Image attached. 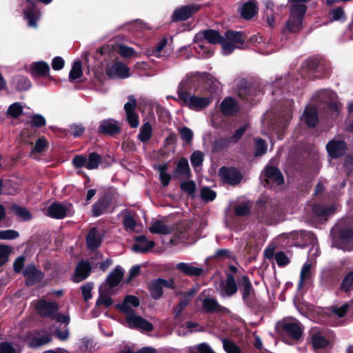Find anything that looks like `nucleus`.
<instances>
[{"label": "nucleus", "mask_w": 353, "mask_h": 353, "mask_svg": "<svg viewBox=\"0 0 353 353\" xmlns=\"http://www.w3.org/2000/svg\"><path fill=\"white\" fill-rule=\"evenodd\" d=\"M81 63L79 61H76L69 74V80L72 82L80 78L82 75Z\"/></svg>", "instance_id": "nucleus-52"}, {"label": "nucleus", "mask_w": 353, "mask_h": 353, "mask_svg": "<svg viewBox=\"0 0 353 353\" xmlns=\"http://www.w3.org/2000/svg\"><path fill=\"white\" fill-rule=\"evenodd\" d=\"M34 0H26V8L23 10L24 18L28 26L30 28H37V22L40 18L41 13L33 3Z\"/></svg>", "instance_id": "nucleus-17"}, {"label": "nucleus", "mask_w": 353, "mask_h": 353, "mask_svg": "<svg viewBox=\"0 0 353 353\" xmlns=\"http://www.w3.org/2000/svg\"><path fill=\"white\" fill-rule=\"evenodd\" d=\"M341 271L338 268H330L323 271L320 276L321 285L328 290L337 289L339 291Z\"/></svg>", "instance_id": "nucleus-9"}, {"label": "nucleus", "mask_w": 353, "mask_h": 353, "mask_svg": "<svg viewBox=\"0 0 353 353\" xmlns=\"http://www.w3.org/2000/svg\"><path fill=\"white\" fill-rule=\"evenodd\" d=\"M172 230L171 226L165 224L161 221H154L149 228V231L151 233L157 234H168L171 233Z\"/></svg>", "instance_id": "nucleus-37"}, {"label": "nucleus", "mask_w": 353, "mask_h": 353, "mask_svg": "<svg viewBox=\"0 0 353 353\" xmlns=\"http://www.w3.org/2000/svg\"><path fill=\"white\" fill-rule=\"evenodd\" d=\"M23 107L19 103H14L8 109V114L13 118H17L22 114Z\"/></svg>", "instance_id": "nucleus-61"}, {"label": "nucleus", "mask_w": 353, "mask_h": 353, "mask_svg": "<svg viewBox=\"0 0 353 353\" xmlns=\"http://www.w3.org/2000/svg\"><path fill=\"white\" fill-rule=\"evenodd\" d=\"M295 11H290L289 19L286 21V29L291 33L299 32L303 28V19L307 12V6H296Z\"/></svg>", "instance_id": "nucleus-10"}, {"label": "nucleus", "mask_w": 353, "mask_h": 353, "mask_svg": "<svg viewBox=\"0 0 353 353\" xmlns=\"http://www.w3.org/2000/svg\"><path fill=\"white\" fill-rule=\"evenodd\" d=\"M312 341L314 350L323 349L329 345V341L319 332L312 334Z\"/></svg>", "instance_id": "nucleus-45"}, {"label": "nucleus", "mask_w": 353, "mask_h": 353, "mask_svg": "<svg viewBox=\"0 0 353 353\" xmlns=\"http://www.w3.org/2000/svg\"><path fill=\"white\" fill-rule=\"evenodd\" d=\"M108 292H106L104 290V288L103 285H101L99 288V297L97 299V305H103L106 307H109L112 304V300L110 297Z\"/></svg>", "instance_id": "nucleus-49"}, {"label": "nucleus", "mask_w": 353, "mask_h": 353, "mask_svg": "<svg viewBox=\"0 0 353 353\" xmlns=\"http://www.w3.org/2000/svg\"><path fill=\"white\" fill-rule=\"evenodd\" d=\"M37 313L43 317H50L58 322L68 325L70 323V317L67 314H58V304L55 301H47L41 299L35 304Z\"/></svg>", "instance_id": "nucleus-5"}, {"label": "nucleus", "mask_w": 353, "mask_h": 353, "mask_svg": "<svg viewBox=\"0 0 353 353\" xmlns=\"http://www.w3.org/2000/svg\"><path fill=\"white\" fill-rule=\"evenodd\" d=\"M28 340L30 347H38L50 342L52 336L46 330H42L31 333Z\"/></svg>", "instance_id": "nucleus-19"}, {"label": "nucleus", "mask_w": 353, "mask_h": 353, "mask_svg": "<svg viewBox=\"0 0 353 353\" xmlns=\"http://www.w3.org/2000/svg\"><path fill=\"white\" fill-rule=\"evenodd\" d=\"M102 236L96 228L90 230L86 236V244L90 250H94L100 246Z\"/></svg>", "instance_id": "nucleus-32"}, {"label": "nucleus", "mask_w": 353, "mask_h": 353, "mask_svg": "<svg viewBox=\"0 0 353 353\" xmlns=\"http://www.w3.org/2000/svg\"><path fill=\"white\" fill-rule=\"evenodd\" d=\"M204 155L201 151H194L190 157V162L194 170L200 167L203 164Z\"/></svg>", "instance_id": "nucleus-56"}, {"label": "nucleus", "mask_w": 353, "mask_h": 353, "mask_svg": "<svg viewBox=\"0 0 353 353\" xmlns=\"http://www.w3.org/2000/svg\"><path fill=\"white\" fill-rule=\"evenodd\" d=\"M228 215L233 217L241 216L243 215V205L241 203H236L232 202L228 209Z\"/></svg>", "instance_id": "nucleus-54"}, {"label": "nucleus", "mask_w": 353, "mask_h": 353, "mask_svg": "<svg viewBox=\"0 0 353 353\" xmlns=\"http://www.w3.org/2000/svg\"><path fill=\"white\" fill-rule=\"evenodd\" d=\"M336 236L341 243L347 244L353 241V228L348 226L339 227Z\"/></svg>", "instance_id": "nucleus-34"}, {"label": "nucleus", "mask_w": 353, "mask_h": 353, "mask_svg": "<svg viewBox=\"0 0 353 353\" xmlns=\"http://www.w3.org/2000/svg\"><path fill=\"white\" fill-rule=\"evenodd\" d=\"M339 291L348 295L353 292V270L342 275Z\"/></svg>", "instance_id": "nucleus-31"}, {"label": "nucleus", "mask_w": 353, "mask_h": 353, "mask_svg": "<svg viewBox=\"0 0 353 353\" xmlns=\"http://www.w3.org/2000/svg\"><path fill=\"white\" fill-rule=\"evenodd\" d=\"M260 180L263 185L268 188H271L274 185H282L285 182L281 170L270 164L266 165L261 172Z\"/></svg>", "instance_id": "nucleus-7"}, {"label": "nucleus", "mask_w": 353, "mask_h": 353, "mask_svg": "<svg viewBox=\"0 0 353 353\" xmlns=\"http://www.w3.org/2000/svg\"><path fill=\"white\" fill-rule=\"evenodd\" d=\"M157 170L159 172V178L163 186H167L171 179V176L167 173L168 164L164 163L157 166Z\"/></svg>", "instance_id": "nucleus-48"}, {"label": "nucleus", "mask_w": 353, "mask_h": 353, "mask_svg": "<svg viewBox=\"0 0 353 353\" xmlns=\"http://www.w3.org/2000/svg\"><path fill=\"white\" fill-rule=\"evenodd\" d=\"M135 243L132 245V250L135 252L145 253L152 250L155 243L153 241H149L143 236H139L135 238Z\"/></svg>", "instance_id": "nucleus-25"}, {"label": "nucleus", "mask_w": 353, "mask_h": 353, "mask_svg": "<svg viewBox=\"0 0 353 353\" xmlns=\"http://www.w3.org/2000/svg\"><path fill=\"white\" fill-rule=\"evenodd\" d=\"M312 212L316 217H327L334 212V208L332 206L326 207L323 205L314 204L312 207Z\"/></svg>", "instance_id": "nucleus-42"}, {"label": "nucleus", "mask_w": 353, "mask_h": 353, "mask_svg": "<svg viewBox=\"0 0 353 353\" xmlns=\"http://www.w3.org/2000/svg\"><path fill=\"white\" fill-rule=\"evenodd\" d=\"M304 66L316 79L327 77L330 73V63L323 57H312L304 62Z\"/></svg>", "instance_id": "nucleus-6"}, {"label": "nucleus", "mask_w": 353, "mask_h": 353, "mask_svg": "<svg viewBox=\"0 0 353 353\" xmlns=\"http://www.w3.org/2000/svg\"><path fill=\"white\" fill-rule=\"evenodd\" d=\"M218 290L223 296H231L237 292V285L232 275L228 274L227 279L220 283Z\"/></svg>", "instance_id": "nucleus-22"}, {"label": "nucleus", "mask_w": 353, "mask_h": 353, "mask_svg": "<svg viewBox=\"0 0 353 353\" xmlns=\"http://www.w3.org/2000/svg\"><path fill=\"white\" fill-rule=\"evenodd\" d=\"M275 328L281 336H287L294 341H299L303 335L300 323L296 321H280L276 323Z\"/></svg>", "instance_id": "nucleus-8"}, {"label": "nucleus", "mask_w": 353, "mask_h": 353, "mask_svg": "<svg viewBox=\"0 0 353 353\" xmlns=\"http://www.w3.org/2000/svg\"><path fill=\"white\" fill-rule=\"evenodd\" d=\"M259 13L256 0H249L244 2V20H250Z\"/></svg>", "instance_id": "nucleus-35"}, {"label": "nucleus", "mask_w": 353, "mask_h": 353, "mask_svg": "<svg viewBox=\"0 0 353 353\" xmlns=\"http://www.w3.org/2000/svg\"><path fill=\"white\" fill-rule=\"evenodd\" d=\"M274 259L279 267H285L290 262L289 258L282 251L276 252Z\"/></svg>", "instance_id": "nucleus-63"}, {"label": "nucleus", "mask_w": 353, "mask_h": 353, "mask_svg": "<svg viewBox=\"0 0 353 353\" xmlns=\"http://www.w3.org/2000/svg\"><path fill=\"white\" fill-rule=\"evenodd\" d=\"M11 210L19 219L22 221H28L32 217L30 212L23 207H21L17 205H12L11 206Z\"/></svg>", "instance_id": "nucleus-46"}, {"label": "nucleus", "mask_w": 353, "mask_h": 353, "mask_svg": "<svg viewBox=\"0 0 353 353\" xmlns=\"http://www.w3.org/2000/svg\"><path fill=\"white\" fill-rule=\"evenodd\" d=\"M267 148L268 145L264 139H256L254 143V156L257 157L263 156L266 153Z\"/></svg>", "instance_id": "nucleus-47"}, {"label": "nucleus", "mask_w": 353, "mask_h": 353, "mask_svg": "<svg viewBox=\"0 0 353 353\" xmlns=\"http://www.w3.org/2000/svg\"><path fill=\"white\" fill-rule=\"evenodd\" d=\"M73 213L70 203H54L48 209V214L54 219H63L72 215Z\"/></svg>", "instance_id": "nucleus-13"}, {"label": "nucleus", "mask_w": 353, "mask_h": 353, "mask_svg": "<svg viewBox=\"0 0 353 353\" xmlns=\"http://www.w3.org/2000/svg\"><path fill=\"white\" fill-rule=\"evenodd\" d=\"M125 322L129 328L136 329L141 332H151L154 328L151 323L134 312L126 315Z\"/></svg>", "instance_id": "nucleus-11"}, {"label": "nucleus", "mask_w": 353, "mask_h": 353, "mask_svg": "<svg viewBox=\"0 0 353 353\" xmlns=\"http://www.w3.org/2000/svg\"><path fill=\"white\" fill-rule=\"evenodd\" d=\"M349 307H350L349 303H345L340 307H339L337 305H332L330 307V310L331 311L332 313H333L338 317L343 318L347 313Z\"/></svg>", "instance_id": "nucleus-55"}, {"label": "nucleus", "mask_w": 353, "mask_h": 353, "mask_svg": "<svg viewBox=\"0 0 353 353\" xmlns=\"http://www.w3.org/2000/svg\"><path fill=\"white\" fill-rule=\"evenodd\" d=\"M243 297L244 303L254 311L259 308V303L255 295V291L248 276L243 277Z\"/></svg>", "instance_id": "nucleus-12"}, {"label": "nucleus", "mask_w": 353, "mask_h": 353, "mask_svg": "<svg viewBox=\"0 0 353 353\" xmlns=\"http://www.w3.org/2000/svg\"><path fill=\"white\" fill-rule=\"evenodd\" d=\"M311 270V265L310 263H305L301 268V274H300V279L299 281L298 288L300 289L302 288L304 281L305 279L310 277Z\"/></svg>", "instance_id": "nucleus-59"}, {"label": "nucleus", "mask_w": 353, "mask_h": 353, "mask_svg": "<svg viewBox=\"0 0 353 353\" xmlns=\"http://www.w3.org/2000/svg\"><path fill=\"white\" fill-rule=\"evenodd\" d=\"M91 265L87 261H80L74 270L72 280L75 283H79L85 279L90 274Z\"/></svg>", "instance_id": "nucleus-24"}, {"label": "nucleus", "mask_w": 353, "mask_h": 353, "mask_svg": "<svg viewBox=\"0 0 353 353\" xmlns=\"http://www.w3.org/2000/svg\"><path fill=\"white\" fill-rule=\"evenodd\" d=\"M100 162L101 157L98 154L95 152L90 153L87 159L85 168L88 170L96 169L98 168Z\"/></svg>", "instance_id": "nucleus-53"}, {"label": "nucleus", "mask_w": 353, "mask_h": 353, "mask_svg": "<svg viewBox=\"0 0 353 353\" xmlns=\"http://www.w3.org/2000/svg\"><path fill=\"white\" fill-rule=\"evenodd\" d=\"M219 176L223 182L232 185L239 183L241 180L240 171L232 167H221Z\"/></svg>", "instance_id": "nucleus-14"}, {"label": "nucleus", "mask_w": 353, "mask_h": 353, "mask_svg": "<svg viewBox=\"0 0 353 353\" xmlns=\"http://www.w3.org/2000/svg\"><path fill=\"white\" fill-rule=\"evenodd\" d=\"M194 43L195 46L194 48L200 57L208 58L213 54L214 50L208 43L204 42L203 41H194Z\"/></svg>", "instance_id": "nucleus-39"}, {"label": "nucleus", "mask_w": 353, "mask_h": 353, "mask_svg": "<svg viewBox=\"0 0 353 353\" xmlns=\"http://www.w3.org/2000/svg\"><path fill=\"white\" fill-rule=\"evenodd\" d=\"M139 305V299L133 295H128L124 298L122 303L117 305L119 310L125 313L126 315L130 313H133V308L137 307Z\"/></svg>", "instance_id": "nucleus-29"}, {"label": "nucleus", "mask_w": 353, "mask_h": 353, "mask_svg": "<svg viewBox=\"0 0 353 353\" xmlns=\"http://www.w3.org/2000/svg\"><path fill=\"white\" fill-rule=\"evenodd\" d=\"M201 197L206 202L213 201L216 196V192L208 187H204L200 191Z\"/></svg>", "instance_id": "nucleus-60"}, {"label": "nucleus", "mask_w": 353, "mask_h": 353, "mask_svg": "<svg viewBox=\"0 0 353 353\" xmlns=\"http://www.w3.org/2000/svg\"><path fill=\"white\" fill-rule=\"evenodd\" d=\"M179 135L187 143L192 141L193 138V132L188 127H183L179 130Z\"/></svg>", "instance_id": "nucleus-64"}, {"label": "nucleus", "mask_w": 353, "mask_h": 353, "mask_svg": "<svg viewBox=\"0 0 353 353\" xmlns=\"http://www.w3.org/2000/svg\"><path fill=\"white\" fill-rule=\"evenodd\" d=\"M118 52L123 58L130 57L136 54V52L133 48L123 44L118 46Z\"/></svg>", "instance_id": "nucleus-62"}, {"label": "nucleus", "mask_w": 353, "mask_h": 353, "mask_svg": "<svg viewBox=\"0 0 353 353\" xmlns=\"http://www.w3.org/2000/svg\"><path fill=\"white\" fill-rule=\"evenodd\" d=\"M254 210L259 221L267 225L276 224L279 218V208L273 201H259L255 205Z\"/></svg>", "instance_id": "nucleus-4"}, {"label": "nucleus", "mask_w": 353, "mask_h": 353, "mask_svg": "<svg viewBox=\"0 0 353 353\" xmlns=\"http://www.w3.org/2000/svg\"><path fill=\"white\" fill-rule=\"evenodd\" d=\"M120 130L118 122L113 119L103 120L100 123L99 131L101 133L112 135Z\"/></svg>", "instance_id": "nucleus-33"}, {"label": "nucleus", "mask_w": 353, "mask_h": 353, "mask_svg": "<svg viewBox=\"0 0 353 353\" xmlns=\"http://www.w3.org/2000/svg\"><path fill=\"white\" fill-rule=\"evenodd\" d=\"M28 71L33 77H45L49 74L50 67L44 61H36L30 65Z\"/></svg>", "instance_id": "nucleus-26"}, {"label": "nucleus", "mask_w": 353, "mask_h": 353, "mask_svg": "<svg viewBox=\"0 0 353 353\" xmlns=\"http://www.w3.org/2000/svg\"><path fill=\"white\" fill-rule=\"evenodd\" d=\"M330 21H341L342 22L346 20V17L343 8L341 7H337L332 10L329 14Z\"/></svg>", "instance_id": "nucleus-51"}, {"label": "nucleus", "mask_w": 353, "mask_h": 353, "mask_svg": "<svg viewBox=\"0 0 353 353\" xmlns=\"http://www.w3.org/2000/svg\"><path fill=\"white\" fill-rule=\"evenodd\" d=\"M148 289L151 296L155 299H159L163 294V288L159 279H154L148 284Z\"/></svg>", "instance_id": "nucleus-43"}, {"label": "nucleus", "mask_w": 353, "mask_h": 353, "mask_svg": "<svg viewBox=\"0 0 353 353\" xmlns=\"http://www.w3.org/2000/svg\"><path fill=\"white\" fill-rule=\"evenodd\" d=\"M12 84L18 90H27L31 87V82L26 77L17 75L12 81Z\"/></svg>", "instance_id": "nucleus-44"}, {"label": "nucleus", "mask_w": 353, "mask_h": 353, "mask_svg": "<svg viewBox=\"0 0 353 353\" xmlns=\"http://www.w3.org/2000/svg\"><path fill=\"white\" fill-rule=\"evenodd\" d=\"M153 129L149 121L145 122L140 128L139 133L137 136L138 139L143 142H148L152 137Z\"/></svg>", "instance_id": "nucleus-41"}, {"label": "nucleus", "mask_w": 353, "mask_h": 353, "mask_svg": "<svg viewBox=\"0 0 353 353\" xmlns=\"http://www.w3.org/2000/svg\"><path fill=\"white\" fill-rule=\"evenodd\" d=\"M123 274L124 272L123 268L121 266L117 265L108 276L105 283L101 285L103 286L104 290L106 292L111 293L112 289L117 286L121 282L123 276Z\"/></svg>", "instance_id": "nucleus-18"}, {"label": "nucleus", "mask_w": 353, "mask_h": 353, "mask_svg": "<svg viewBox=\"0 0 353 353\" xmlns=\"http://www.w3.org/2000/svg\"><path fill=\"white\" fill-rule=\"evenodd\" d=\"M23 274L27 277L26 284L32 285L35 282L40 281L43 277V273L37 270L34 265H30L27 266L24 271Z\"/></svg>", "instance_id": "nucleus-30"}, {"label": "nucleus", "mask_w": 353, "mask_h": 353, "mask_svg": "<svg viewBox=\"0 0 353 353\" xmlns=\"http://www.w3.org/2000/svg\"><path fill=\"white\" fill-rule=\"evenodd\" d=\"M201 8V6L196 3L187 5L174 10L173 18L176 21H184L190 17Z\"/></svg>", "instance_id": "nucleus-21"}, {"label": "nucleus", "mask_w": 353, "mask_h": 353, "mask_svg": "<svg viewBox=\"0 0 353 353\" xmlns=\"http://www.w3.org/2000/svg\"><path fill=\"white\" fill-rule=\"evenodd\" d=\"M174 174L175 176H183L184 178L190 177V170L187 159L182 158L179 160Z\"/></svg>", "instance_id": "nucleus-36"}, {"label": "nucleus", "mask_w": 353, "mask_h": 353, "mask_svg": "<svg viewBox=\"0 0 353 353\" xmlns=\"http://www.w3.org/2000/svg\"><path fill=\"white\" fill-rule=\"evenodd\" d=\"M202 307L206 312H213L215 311L228 312L227 308L221 307L213 298L204 299L203 301Z\"/></svg>", "instance_id": "nucleus-38"}, {"label": "nucleus", "mask_w": 353, "mask_h": 353, "mask_svg": "<svg viewBox=\"0 0 353 353\" xmlns=\"http://www.w3.org/2000/svg\"><path fill=\"white\" fill-rule=\"evenodd\" d=\"M210 74L206 72H193L187 74L179 85L177 94L182 105L194 111H201L212 101V97H197L191 94L188 90L195 89L197 85L205 83L209 79Z\"/></svg>", "instance_id": "nucleus-1"}, {"label": "nucleus", "mask_w": 353, "mask_h": 353, "mask_svg": "<svg viewBox=\"0 0 353 353\" xmlns=\"http://www.w3.org/2000/svg\"><path fill=\"white\" fill-rule=\"evenodd\" d=\"M240 105L235 98L225 97L220 104V110L225 116L234 115L239 112Z\"/></svg>", "instance_id": "nucleus-23"}, {"label": "nucleus", "mask_w": 353, "mask_h": 353, "mask_svg": "<svg viewBox=\"0 0 353 353\" xmlns=\"http://www.w3.org/2000/svg\"><path fill=\"white\" fill-rule=\"evenodd\" d=\"M136 105L137 101L133 95L128 97V101L124 105L127 121L132 128H137L139 125V117L135 112Z\"/></svg>", "instance_id": "nucleus-15"}, {"label": "nucleus", "mask_w": 353, "mask_h": 353, "mask_svg": "<svg viewBox=\"0 0 353 353\" xmlns=\"http://www.w3.org/2000/svg\"><path fill=\"white\" fill-rule=\"evenodd\" d=\"M326 150L331 158L339 159L346 153L347 146L343 140L332 139L327 143Z\"/></svg>", "instance_id": "nucleus-16"}, {"label": "nucleus", "mask_w": 353, "mask_h": 353, "mask_svg": "<svg viewBox=\"0 0 353 353\" xmlns=\"http://www.w3.org/2000/svg\"><path fill=\"white\" fill-rule=\"evenodd\" d=\"M107 75L110 78L126 79L130 76V68L121 62H117L107 70Z\"/></svg>", "instance_id": "nucleus-20"}, {"label": "nucleus", "mask_w": 353, "mask_h": 353, "mask_svg": "<svg viewBox=\"0 0 353 353\" xmlns=\"http://www.w3.org/2000/svg\"><path fill=\"white\" fill-rule=\"evenodd\" d=\"M304 122L310 128H314L319 122L318 111L313 106L307 107L303 112Z\"/></svg>", "instance_id": "nucleus-27"}, {"label": "nucleus", "mask_w": 353, "mask_h": 353, "mask_svg": "<svg viewBox=\"0 0 353 353\" xmlns=\"http://www.w3.org/2000/svg\"><path fill=\"white\" fill-rule=\"evenodd\" d=\"M206 41L207 43H221L222 53L224 55L231 54L236 48H240L242 43V34L241 32L228 31L225 38L214 30H206L197 33L194 38V41Z\"/></svg>", "instance_id": "nucleus-2"}, {"label": "nucleus", "mask_w": 353, "mask_h": 353, "mask_svg": "<svg viewBox=\"0 0 353 353\" xmlns=\"http://www.w3.org/2000/svg\"><path fill=\"white\" fill-rule=\"evenodd\" d=\"M258 252L259 248L255 245L247 243L246 245L244 246V257L245 256V254L248 255V262H251L253 259H255Z\"/></svg>", "instance_id": "nucleus-57"}, {"label": "nucleus", "mask_w": 353, "mask_h": 353, "mask_svg": "<svg viewBox=\"0 0 353 353\" xmlns=\"http://www.w3.org/2000/svg\"><path fill=\"white\" fill-rule=\"evenodd\" d=\"M168 43L166 38H162L157 44L156 47L148 49L147 53L148 55L154 56L161 58L165 56L166 52L164 50Z\"/></svg>", "instance_id": "nucleus-40"}, {"label": "nucleus", "mask_w": 353, "mask_h": 353, "mask_svg": "<svg viewBox=\"0 0 353 353\" xmlns=\"http://www.w3.org/2000/svg\"><path fill=\"white\" fill-rule=\"evenodd\" d=\"M176 268L184 274L191 276H200L203 272L202 268L195 266L193 263H179Z\"/></svg>", "instance_id": "nucleus-28"}, {"label": "nucleus", "mask_w": 353, "mask_h": 353, "mask_svg": "<svg viewBox=\"0 0 353 353\" xmlns=\"http://www.w3.org/2000/svg\"><path fill=\"white\" fill-rule=\"evenodd\" d=\"M190 300H188V296H181L179 304L174 309V318H179L183 310L188 305Z\"/></svg>", "instance_id": "nucleus-58"}, {"label": "nucleus", "mask_w": 353, "mask_h": 353, "mask_svg": "<svg viewBox=\"0 0 353 353\" xmlns=\"http://www.w3.org/2000/svg\"><path fill=\"white\" fill-rule=\"evenodd\" d=\"M244 112L257 105L263 95L259 79H244Z\"/></svg>", "instance_id": "nucleus-3"}, {"label": "nucleus", "mask_w": 353, "mask_h": 353, "mask_svg": "<svg viewBox=\"0 0 353 353\" xmlns=\"http://www.w3.org/2000/svg\"><path fill=\"white\" fill-rule=\"evenodd\" d=\"M107 206L108 203L105 199H99L92 205V212L93 216H99L101 215L106 210Z\"/></svg>", "instance_id": "nucleus-50"}]
</instances>
